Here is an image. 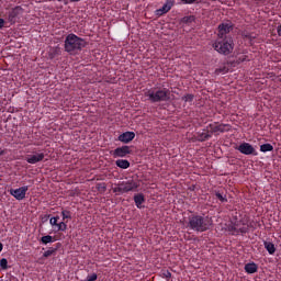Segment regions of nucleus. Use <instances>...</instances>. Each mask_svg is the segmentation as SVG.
<instances>
[{"label": "nucleus", "mask_w": 281, "mask_h": 281, "mask_svg": "<svg viewBox=\"0 0 281 281\" xmlns=\"http://www.w3.org/2000/svg\"><path fill=\"white\" fill-rule=\"evenodd\" d=\"M56 240H58V239L56 238V236L46 235V236L41 237L40 244H41V245H49V244H52V243H56Z\"/></svg>", "instance_id": "obj_20"}, {"label": "nucleus", "mask_w": 281, "mask_h": 281, "mask_svg": "<svg viewBox=\"0 0 281 281\" xmlns=\"http://www.w3.org/2000/svg\"><path fill=\"white\" fill-rule=\"evenodd\" d=\"M29 190H30V187L23 186L18 189H10L9 193L11 194V196L16 199V201H23V199H25V194H27Z\"/></svg>", "instance_id": "obj_10"}, {"label": "nucleus", "mask_w": 281, "mask_h": 281, "mask_svg": "<svg viewBox=\"0 0 281 281\" xmlns=\"http://www.w3.org/2000/svg\"><path fill=\"white\" fill-rule=\"evenodd\" d=\"M119 142L122 144H131L135 139V132H124L123 134L119 135Z\"/></svg>", "instance_id": "obj_13"}, {"label": "nucleus", "mask_w": 281, "mask_h": 281, "mask_svg": "<svg viewBox=\"0 0 281 281\" xmlns=\"http://www.w3.org/2000/svg\"><path fill=\"white\" fill-rule=\"evenodd\" d=\"M60 247V243L56 244V247H49L46 251L43 254V258H49V256H56V252L58 251V248Z\"/></svg>", "instance_id": "obj_21"}, {"label": "nucleus", "mask_w": 281, "mask_h": 281, "mask_svg": "<svg viewBox=\"0 0 281 281\" xmlns=\"http://www.w3.org/2000/svg\"><path fill=\"white\" fill-rule=\"evenodd\" d=\"M3 251V244L0 243V252Z\"/></svg>", "instance_id": "obj_42"}, {"label": "nucleus", "mask_w": 281, "mask_h": 281, "mask_svg": "<svg viewBox=\"0 0 281 281\" xmlns=\"http://www.w3.org/2000/svg\"><path fill=\"white\" fill-rule=\"evenodd\" d=\"M243 36L246 38V41H249L250 44L256 41V34L254 33H244Z\"/></svg>", "instance_id": "obj_28"}, {"label": "nucleus", "mask_w": 281, "mask_h": 281, "mask_svg": "<svg viewBox=\"0 0 281 281\" xmlns=\"http://www.w3.org/2000/svg\"><path fill=\"white\" fill-rule=\"evenodd\" d=\"M95 280H98L97 273L89 274L86 279V281H95Z\"/></svg>", "instance_id": "obj_34"}, {"label": "nucleus", "mask_w": 281, "mask_h": 281, "mask_svg": "<svg viewBox=\"0 0 281 281\" xmlns=\"http://www.w3.org/2000/svg\"><path fill=\"white\" fill-rule=\"evenodd\" d=\"M263 247L270 256H273V254H276V245L273 243L263 241Z\"/></svg>", "instance_id": "obj_23"}, {"label": "nucleus", "mask_w": 281, "mask_h": 281, "mask_svg": "<svg viewBox=\"0 0 281 281\" xmlns=\"http://www.w3.org/2000/svg\"><path fill=\"white\" fill-rule=\"evenodd\" d=\"M0 269H2V271L8 270V259L2 258V259L0 260Z\"/></svg>", "instance_id": "obj_31"}, {"label": "nucleus", "mask_w": 281, "mask_h": 281, "mask_svg": "<svg viewBox=\"0 0 281 281\" xmlns=\"http://www.w3.org/2000/svg\"><path fill=\"white\" fill-rule=\"evenodd\" d=\"M162 276H164V278H167V280H168V278H172V273H170V271H168V270H165L162 272Z\"/></svg>", "instance_id": "obj_36"}, {"label": "nucleus", "mask_w": 281, "mask_h": 281, "mask_svg": "<svg viewBox=\"0 0 281 281\" xmlns=\"http://www.w3.org/2000/svg\"><path fill=\"white\" fill-rule=\"evenodd\" d=\"M21 14H23V8L21 7H14L11 9L8 14H7V21L11 24L14 25L20 19Z\"/></svg>", "instance_id": "obj_8"}, {"label": "nucleus", "mask_w": 281, "mask_h": 281, "mask_svg": "<svg viewBox=\"0 0 281 281\" xmlns=\"http://www.w3.org/2000/svg\"><path fill=\"white\" fill-rule=\"evenodd\" d=\"M195 21H196V16H194V15H187V16H184V18H182L180 20V25H182V27H184V25L190 26Z\"/></svg>", "instance_id": "obj_16"}, {"label": "nucleus", "mask_w": 281, "mask_h": 281, "mask_svg": "<svg viewBox=\"0 0 281 281\" xmlns=\"http://www.w3.org/2000/svg\"><path fill=\"white\" fill-rule=\"evenodd\" d=\"M247 232H249L248 227H241L239 228V234H247Z\"/></svg>", "instance_id": "obj_38"}, {"label": "nucleus", "mask_w": 281, "mask_h": 281, "mask_svg": "<svg viewBox=\"0 0 281 281\" xmlns=\"http://www.w3.org/2000/svg\"><path fill=\"white\" fill-rule=\"evenodd\" d=\"M85 47H87V41H85V38L79 37L74 33H70L66 36L64 42V49L67 52V54H78V52H82Z\"/></svg>", "instance_id": "obj_1"}, {"label": "nucleus", "mask_w": 281, "mask_h": 281, "mask_svg": "<svg viewBox=\"0 0 281 281\" xmlns=\"http://www.w3.org/2000/svg\"><path fill=\"white\" fill-rule=\"evenodd\" d=\"M232 128L229 124L218 123V122H212L209 125H206V131L211 134V137L214 135L215 137L221 135V133H228V131Z\"/></svg>", "instance_id": "obj_6"}, {"label": "nucleus", "mask_w": 281, "mask_h": 281, "mask_svg": "<svg viewBox=\"0 0 281 281\" xmlns=\"http://www.w3.org/2000/svg\"><path fill=\"white\" fill-rule=\"evenodd\" d=\"M115 165L117 168H121L122 170H127V168H131V162L126 159H117L115 161Z\"/></svg>", "instance_id": "obj_22"}, {"label": "nucleus", "mask_w": 281, "mask_h": 281, "mask_svg": "<svg viewBox=\"0 0 281 281\" xmlns=\"http://www.w3.org/2000/svg\"><path fill=\"white\" fill-rule=\"evenodd\" d=\"M49 225H52V227H56V225H58V222L56 221V218L52 217L49 220Z\"/></svg>", "instance_id": "obj_35"}, {"label": "nucleus", "mask_w": 281, "mask_h": 281, "mask_svg": "<svg viewBox=\"0 0 281 281\" xmlns=\"http://www.w3.org/2000/svg\"><path fill=\"white\" fill-rule=\"evenodd\" d=\"M4 25H5V20L0 18V30H3Z\"/></svg>", "instance_id": "obj_39"}, {"label": "nucleus", "mask_w": 281, "mask_h": 281, "mask_svg": "<svg viewBox=\"0 0 281 281\" xmlns=\"http://www.w3.org/2000/svg\"><path fill=\"white\" fill-rule=\"evenodd\" d=\"M43 159H45V153H36V154H33V155H27L26 158H25V161L27 164H38L41 161H43Z\"/></svg>", "instance_id": "obj_12"}, {"label": "nucleus", "mask_w": 281, "mask_h": 281, "mask_svg": "<svg viewBox=\"0 0 281 281\" xmlns=\"http://www.w3.org/2000/svg\"><path fill=\"white\" fill-rule=\"evenodd\" d=\"M235 150H238L241 155H252L254 157H258V150H256L254 145L249 143H241L239 146L235 147Z\"/></svg>", "instance_id": "obj_9"}, {"label": "nucleus", "mask_w": 281, "mask_h": 281, "mask_svg": "<svg viewBox=\"0 0 281 281\" xmlns=\"http://www.w3.org/2000/svg\"><path fill=\"white\" fill-rule=\"evenodd\" d=\"M63 221H71V211H61Z\"/></svg>", "instance_id": "obj_30"}, {"label": "nucleus", "mask_w": 281, "mask_h": 281, "mask_svg": "<svg viewBox=\"0 0 281 281\" xmlns=\"http://www.w3.org/2000/svg\"><path fill=\"white\" fill-rule=\"evenodd\" d=\"M182 106L184 109H190L194 104V94L187 93L181 98Z\"/></svg>", "instance_id": "obj_14"}, {"label": "nucleus", "mask_w": 281, "mask_h": 281, "mask_svg": "<svg viewBox=\"0 0 281 281\" xmlns=\"http://www.w3.org/2000/svg\"><path fill=\"white\" fill-rule=\"evenodd\" d=\"M56 227L55 234L56 232H67V222L57 223Z\"/></svg>", "instance_id": "obj_26"}, {"label": "nucleus", "mask_w": 281, "mask_h": 281, "mask_svg": "<svg viewBox=\"0 0 281 281\" xmlns=\"http://www.w3.org/2000/svg\"><path fill=\"white\" fill-rule=\"evenodd\" d=\"M53 218H56V221H57V222L60 220V217H59V216H55V217H53Z\"/></svg>", "instance_id": "obj_44"}, {"label": "nucleus", "mask_w": 281, "mask_h": 281, "mask_svg": "<svg viewBox=\"0 0 281 281\" xmlns=\"http://www.w3.org/2000/svg\"><path fill=\"white\" fill-rule=\"evenodd\" d=\"M71 1V3H76V2H78V1H80V0H70Z\"/></svg>", "instance_id": "obj_43"}, {"label": "nucleus", "mask_w": 281, "mask_h": 281, "mask_svg": "<svg viewBox=\"0 0 281 281\" xmlns=\"http://www.w3.org/2000/svg\"><path fill=\"white\" fill-rule=\"evenodd\" d=\"M171 9H172V4L166 3L162 5V8L156 10V15L164 16V14L170 12Z\"/></svg>", "instance_id": "obj_18"}, {"label": "nucleus", "mask_w": 281, "mask_h": 281, "mask_svg": "<svg viewBox=\"0 0 281 281\" xmlns=\"http://www.w3.org/2000/svg\"><path fill=\"white\" fill-rule=\"evenodd\" d=\"M232 30H234L232 21L222 22L217 26V38H232V36L227 35Z\"/></svg>", "instance_id": "obj_7"}, {"label": "nucleus", "mask_w": 281, "mask_h": 281, "mask_svg": "<svg viewBox=\"0 0 281 281\" xmlns=\"http://www.w3.org/2000/svg\"><path fill=\"white\" fill-rule=\"evenodd\" d=\"M228 232L232 234V236H238V234H240V231L237 228L236 224L229 225Z\"/></svg>", "instance_id": "obj_25"}, {"label": "nucleus", "mask_w": 281, "mask_h": 281, "mask_svg": "<svg viewBox=\"0 0 281 281\" xmlns=\"http://www.w3.org/2000/svg\"><path fill=\"white\" fill-rule=\"evenodd\" d=\"M3 155H5V149L0 150V157L3 156Z\"/></svg>", "instance_id": "obj_41"}, {"label": "nucleus", "mask_w": 281, "mask_h": 281, "mask_svg": "<svg viewBox=\"0 0 281 281\" xmlns=\"http://www.w3.org/2000/svg\"><path fill=\"white\" fill-rule=\"evenodd\" d=\"M277 34L281 37V23L277 27Z\"/></svg>", "instance_id": "obj_40"}, {"label": "nucleus", "mask_w": 281, "mask_h": 281, "mask_svg": "<svg viewBox=\"0 0 281 281\" xmlns=\"http://www.w3.org/2000/svg\"><path fill=\"white\" fill-rule=\"evenodd\" d=\"M213 49L217 52V54H222L223 56H229L232 52H234V38L232 37H217L213 43Z\"/></svg>", "instance_id": "obj_4"}, {"label": "nucleus", "mask_w": 281, "mask_h": 281, "mask_svg": "<svg viewBox=\"0 0 281 281\" xmlns=\"http://www.w3.org/2000/svg\"><path fill=\"white\" fill-rule=\"evenodd\" d=\"M127 155H131V147L127 145L117 147L112 151V156L114 157V159H117V157H126Z\"/></svg>", "instance_id": "obj_11"}, {"label": "nucleus", "mask_w": 281, "mask_h": 281, "mask_svg": "<svg viewBox=\"0 0 281 281\" xmlns=\"http://www.w3.org/2000/svg\"><path fill=\"white\" fill-rule=\"evenodd\" d=\"M207 139H212V135L210 134V131H207V127L196 133L198 142H207Z\"/></svg>", "instance_id": "obj_15"}, {"label": "nucleus", "mask_w": 281, "mask_h": 281, "mask_svg": "<svg viewBox=\"0 0 281 281\" xmlns=\"http://www.w3.org/2000/svg\"><path fill=\"white\" fill-rule=\"evenodd\" d=\"M272 150H273V145L269 143L260 145L261 153H271Z\"/></svg>", "instance_id": "obj_24"}, {"label": "nucleus", "mask_w": 281, "mask_h": 281, "mask_svg": "<svg viewBox=\"0 0 281 281\" xmlns=\"http://www.w3.org/2000/svg\"><path fill=\"white\" fill-rule=\"evenodd\" d=\"M244 269L246 273H249V274L258 273V265L256 262L246 263Z\"/></svg>", "instance_id": "obj_17"}, {"label": "nucleus", "mask_w": 281, "mask_h": 281, "mask_svg": "<svg viewBox=\"0 0 281 281\" xmlns=\"http://www.w3.org/2000/svg\"><path fill=\"white\" fill-rule=\"evenodd\" d=\"M139 188V184L137 181L130 179L126 181H121L112 189L114 194H126L128 192H135Z\"/></svg>", "instance_id": "obj_5"}, {"label": "nucleus", "mask_w": 281, "mask_h": 281, "mask_svg": "<svg viewBox=\"0 0 281 281\" xmlns=\"http://www.w3.org/2000/svg\"><path fill=\"white\" fill-rule=\"evenodd\" d=\"M215 196H216V199H218V201H221V203H227V198L223 196V194L221 192H216Z\"/></svg>", "instance_id": "obj_33"}, {"label": "nucleus", "mask_w": 281, "mask_h": 281, "mask_svg": "<svg viewBox=\"0 0 281 281\" xmlns=\"http://www.w3.org/2000/svg\"><path fill=\"white\" fill-rule=\"evenodd\" d=\"M134 202L136 207H138V210H142V204L146 202V198L144 196L143 193L135 194Z\"/></svg>", "instance_id": "obj_19"}, {"label": "nucleus", "mask_w": 281, "mask_h": 281, "mask_svg": "<svg viewBox=\"0 0 281 281\" xmlns=\"http://www.w3.org/2000/svg\"><path fill=\"white\" fill-rule=\"evenodd\" d=\"M144 95L151 102V104L157 102H168V100H170V90L166 88H150L145 91Z\"/></svg>", "instance_id": "obj_3"}, {"label": "nucleus", "mask_w": 281, "mask_h": 281, "mask_svg": "<svg viewBox=\"0 0 281 281\" xmlns=\"http://www.w3.org/2000/svg\"><path fill=\"white\" fill-rule=\"evenodd\" d=\"M249 60H251V58H249V55H238L237 56V63H249Z\"/></svg>", "instance_id": "obj_29"}, {"label": "nucleus", "mask_w": 281, "mask_h": 281, "mask_svg": "<svg viewBox=\"0 0 281 281\" xmlns=\"http://www.w3.org/2000/svg\"><path fill=\"white\" fill-rule=\"evenodd\" d=\"M229 68L227 66H223L215 69V76H221V74H227Z\"/></svg>", "instance_id": "obj_27"}, {"label": "nucleus", "mask_w": 281, "mask_h": 281, "mask_svg": "<svg viewBox=\"0 0 281 281\" xmlns=\"http://www.w3.org/2000/svg\"><path fill=\"white\" fill-rule=\"evenodd\" d=\"M57 1H63V0H57Z\"/></svg>", "instance_id": "obj_45"}, {"label": "nucleus", "mask_w": 281, "mask_h": 281, "mask_svg": "<svg viewBox=\"0 0 281 281\" xmlns=\"http://www.w3.org/2000/svg\"><path fill=\"white\" fill-rule=\"evenodd\" d=\"M213 222L212 217L203 216V215H192L189 217V227L193 229V232H207L210 227H212Z\"/></svg>", "instance_id": "obj_2"}, {"label": "nucleus", "mask_w": 281, "mask_h": 281, "mask_svg": "<svg viewBox=\"0 0 281 281\" xmlns=\"http://www.w3.org/2000/svg\"><path fill=\"white\" fill-rule=\"evenodd\" d=\"M97 190H99V192H106V183H104V182L98 183Z\"/></svg>", "instance_id": "obj_32"}, {"label": "nucleus", "mask_w": 281, "mask_h": 281, "mask_svg": "<svg viewBox=\"0 0 281 281\" xmlns=\"http://www.w3.org/2000/svg\"><path fill=\"white\" fill-rule=\"evenodd\" d=\"M196 1H199V0H181L182 3L189 4V5L192 3H196Z\"/></svg>", "instance_id": "obj_37"}]
</instances>
